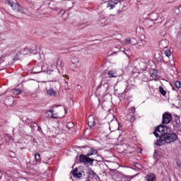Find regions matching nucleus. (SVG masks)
<instances>
[{"label": "nucleus", "instance_id": "1", "mask_svg": "<svg viewBox=\"0 0 181 181\" xmlns=\"http://www.w3.org/2000/svg\"><path fill=\"white\" fill-rule=\"evenodd\" d=\"M177 141V135L175 133H168L167 135L161 137V141L157 139L155 141V145L158 146H162L165 144H172V142H176Z\"/></svg>", "mask_w": 181, "mask_h": 181}, {"label": "nucleus", "instance_id": "2", "mask_svg": "<svg viewBox=\"0 0 181 181\" xmlns=\"http://www.w3.org/2000/svg\"><path fill=\"white\" fill-rule=\"evenodd\" d=\"M168 134V127L166 126H159L157 127L153 132V134L156 138H159L158 141H161L162 136H165Z\"/></svg>", "mask_w": 181, "mask_h": 181}, {"label": "nucleus", "instance_id": "3", "mask_svg": "<svg viewBox=\"0 0 181 181\" xmlns=\"http://www.w3.org/2000/svg\"><path fill=\"white\" fill-rule=\"evenodd\" d=\"M79 162H80V163H83L86 165H93V163H94V159L90 158L88 157V156H87V154H86V156L81 154L79 156Z\"/></svg>", "mask_w": 181, "mask_h": 181}, {"label": "nucleus", "instance_id": "4", "mask_svg": "<svg viewBox=\"0 0 181 181\" xmlns=\"http://www.w3.org/2000/svg\"><path fill=\"white\" fill-rule=\"evenodd\" d=\"M109 128L111 132H114L115 131H119V122L117 119L112 120L109 123Z\"/></svg>", "mask_w": 181, "mask_h": 181}, {"label": "nucleus", "instance_id": "5", "mask_svg": "<svg viewBox=\"0 0 181 181\" xmlns=\"http://www.w3.org/2000/svg\"><path fill=\"white\" fill-rule=\"evenodd\" d=\"M122 6V5L121 4V2H119L118 0H109L107 1V6L106 7L107 8V9H114V8H115V6Z\"/></svg>", "mask_w": 181, "mask_h": 181}, {"label": "nucleus", "instance_id": "6", "mask_svg": "<svg viewBox=\"0 0 181 181\" xmlns=\"http://www.w3.org/2000/svg\"><path fill=\"white\" fill-rule=\"evenodd\" d=\"M172 122V114L169 112H165L163 114L162 124H170Z\"/></svg>", "mask_w": 181, "mask_h": 181}, {"label": "nucleus", "instance_id": "7", "mask_svg": "<svg viewBox=\"0 0 181 181\" xmlns=\"http://www.w3.org/2000/svg\"><path fill=\"white\" fill-rule=\"evenodd\" d=\"M14 103H15V98H13V95L7 96L4 100V104H6L7 107H11V105H13Z\"/></svg>", "mask_w": 181, "mask_h": 181}, {"label": "nucleus", "instance_id": "8", "mask_svg": "<svg viewBox=\"0 0 181 181\" xmlns=\"http://www.w3.org/2000/svg\"><path fill=\"white\" fill-rule=\"evenodd\" d=\"M84 174V172H80L78 171V168H75L73 171H72V175L74 176V177H75L76 179H81V177H83V175Z\"/></svg>", "mask_w": 181, "mask_h": 181}, {"label": "nucleus", "instance_id": "9", "mask_svg": "<svg viewBox=\"0 0 181 181\" xmlns=\"http://www.w3.org/2000/svg\"><path fill=\"white\" fill-rule=\"evenodd\" d=\"M77 63H78V58L75 57L71 59V69L72 71H74L77 69Z\"/></svg>", "mask_w": 181, "mask_h": 181}, {"label": "nucleus", "instance_id": "10", "mask_svg": "<svg viewBox=\"0 0 181 181\" xmlns=\"http://www.w3.org/2000/svg\"><path fill=\"white\" fill-rule=\"evenodd\" d=\"M13 11H15L16 12H20L21 13H25V11H23V8H22V6H21V5L16 4L13 6Z\"/></svg>", "mask_w": 181, "mask_h": 181}, {"label": "nucleus", "instance_id": "11", "mask_svg": "<svg viewBox=\"0 0 181 181\" xmlns=\"http://www.w3.org/2000/svg\"><path fill=\"white\" fill-rule=\"evenodd\" d=\"M47 94L50 97H56V95H57V93L56 92V90H54V89L52 88L47 89Z\"/></svg>", "mask_w": 181, "mask_h": 181}, {"label": "nucleus", "instance_id": "12", "mask_svg": "<svg viewBox=\"0 0 181 181\" xmlns=\"http://www.w3.org/2000/svg\"><path fill=\"white\" fill-rule=\"evenodd\" d=\"M107 21H108V18L107 17L101 16L99 18L98 22L99 23H100V25H102V26H107Z\"/></svg>", "mask_w": 181, "mask_h": 181}, {"label": "nucleus", "instance_id": "13", "mask_svg": "<svg viewBox=\"0 0 181 181\" xmlns=\"http://www.w3.org/2000/svg\"><path fill=\"white\" fill-rule=\"evenodd\" d=\"M107 75L109 77L113 78H115L118 76V74L117 73V71H115V70L109 71Z\"/></svg>", "mask_w": 181, "mask_h": 181}, {"label": "nucleus", "instance_id": "14", "mask_svg": "<svg viewBox=\"0 0 181 181\" xmlns=\"http://www.w3.org/2000/svg\"><path fill=\"white\" fill-rule=\"evenodd\" d=\"M168 41L163 40L159 42V47L160 49H166L168 47Z\"/></svg>", "mask_w": 181, "mask_h": 181}, {"label": "nucleus", "instance_id": "15", "mask_svg": "<svg viewBox=\"0 0 181 181\" xmlns=\"http://www.w3.org/2000/svg\"><path fill=\"white\" fill-rule=\"evenodd\" d=\"M58 15L60 18H62L64 21H66L67 18H69V14L66 13V11H61L58 13Z\"/></svg>", "mask_w": 181, "mask_h": 181}, {"label": "nucleus", "instance_id": "16", "mask_svg": "<svg viewBox=\"0 0 181 181\" xmlns=\"http://www.w3.org/2000/svg\"><path fill=\"white\" fill-rule=\"evenodd\" d=\"M98 151L95 148H90L87 153V156H93V155H97Z\"/></svg>", "mask_w": 181, "mask_h": 181}, {"label": "nucleus", "instance_id": "17", "mask_svg": "<svg viewBox=\"0 0 181 181\" xmlns=\"http://www.w3.org/2000/svg\"><path fill=\"white\" fill-rule=\"evenodd\" d=\"M156 180V175L155 174H148L146 177V181H155Z\"/></svg>", "mask_w": 181, "mask_h": 181}, {"label": "nucleus", "instance_id": "18", "mask_svg": "<svg viewBox=\"0 0 181 181\" xmlns=\"http://www.w3.org/2000/svg\"><path fill=\"white\" fill-rule=\"evenodd\" d=\"M129 111L132 114L130 115L131 118L129 119V120L131 121V122H134V121H135V116H134V114H135V107H132Z\"/></svg>", "mask_w": 181, "mask_h": 181}, {"label": "nucleus", "instance_id": "19", "mask_svg": "<svg viewBox=\"0 0 181 181\" xmlns=\"http://www.w3.org/2000/svg\"><path fill=\"white\" fill-rule=\"evenodd\" d=\"M88 125L90 128H93V127H94V125H95V121L94 120L93 118L91 119V116H90L88 118Z\"/></svg>", "mask_w": 181, "mask_h": 181}, {"label": "nucleus", "instance_id": "20", "mask_svg": "<svg viewBox=\"0 0 181 181\" xmlns=\"http://www.w3.org/2000/svg\"><path fill=\"white\" fill-rule=\"evenodd\" d=\"M158 18H159V15L158 13H151L150 16V21H158Z\"/></svg>", "mask_w": 181, "mask_h": 181}, {"label": "nucleus", "instance_id": "21", "mask_svg": "<svg viewBox=\"0 0 181 181\" xmlns=\"http://www.w3.org/2000/svg\"><path fill=\"white\" fill-rule=\"evenodd\" d=\"M128 43H130V45H132L133 46H135V45H138V42L136 41V39L135 38H127Z\"/></svg>", "mask_w": 181, "mask_h": 181}, {"label": "nucleus", "instance_id": "22", "mask_svg": "<svg viewBox=\"0 0 181 181\" xmlns=\"http://www.w3.org/2000/svg\"><path fill=\"white\" fill-rule=\"evenodd\" d=\"M151 77H152L153 80H158V71L153 70V72L151 74Z\"/></svg>", "mask_w": 181, "mask_h": 181}, {"label": "nucleus", "instance_id": "23", "mask_svg": "<svg viewBox=\"0 0 181 181\" xmlns=\"http://www.w3.org/2000/svg\"><path fill=\"white\" fill-rule=\"evenodd\" d=\"M158 90L160 93V94H162V95H163V97H165V95H166V90H165V89H163V87L162 86H159Z\"/></svg>", "mask_w": 181, "mask_h": 181}, {"label": "nucleus", "instance_id": "24", "mask_svg": "<svg viewBox=\"0 0 181 181\" xmlns=\"http://www.w3.org/2000/svg\"><path fill=\"white\" fill-rule=\"evenodd\" d=\"M39 159H40V153L35 154L34 165H36V163H37V162L39 161Z\"/></svg>", "mask_w": 181, "mask_h": 181}, {"label": "nucleus", "instance_id": "25", "mask_svg": "<svg viewBox=\"0 0 181 181\" xmlns=\"http://www.w3.org/2000/svg\"><path fill=\"white\" fill-rule=\"evenodd\" d=\"M12 93L14 94V95H19V94L22 93V90L19 89H13Z\"/></svg>", "mask_w": 181, "mask_h": 181}, {"label": "nucleus", "instance_id": "26", "mask_svg": "<svg viewBox=\"0 0 181 181\" xmlns=\"http://www.w3.org/2000/svg\"><path fill=\"white\" fill-rule=\"evenodd\" d=\"M74 123L71 122H69L67 123L66 124V128H68V129H70L71 128H74Z\"/></svg>", "mask_w": 181, "mask_h": 181}, {"label": "nucleus", "instance_id": "27", "mask_svg": "<svg viewBox=\"0 0 181 181\" xmlns=\"http://www.w3.org/2000/svg\"><path fill=\"white\" fill-rule=\"evenodd\" d=\"M50 118H52L54 119H57L59 118V117H57V113H52L50 116Z\"/></svg>", "mask_w": 181, "mask_h": 181}, {"label": "nucleus", "instance_id": "28", "mask_svg": "<svg viewBox=\"0 0 181 181\" xmlns=\"http://www.w3.org/2000/svg\"><path fill=\"white\" fill-rule=\"evenodd\" d=\"M6 2L9 6H11V8H13V1L11 0H6Z\"/></svg>", "mask_w": 181, "mask_h": 181}, {"label": "nucleus", "instance_id": "29", "mask_svg": "<svg viewBox=\"0 0 181 181\" xmlns=\"http://www.w3.org/2000/svg\"><path fill=\"white\" fill-rule=\"evenodd\" d=\"M180 86H181L180 81H177L175 83V86L176 87V88H180Z\"/></svg>", "mask_w": 181, "mask_h": 181}, {"label": "nucleus", "instance_id": "30", "mask_svg": "<svg viewBox=\"0 0 181 181\" xmlns=\"http://www.w3.org/2000/svg\"><path fill=\"white\" fill-rule=\"evenodd\" d=\"M122 45H123L124 46L127 45H131V42H128V38L126 39L124 41H122Z\"/></svg>", "mask_w": 181, "mask_h": 181}, {"label": "nucleus", "instance_id": "31", "mask_svg": "<svg viewBox=\"0 0 181 181\" xmlns=\"http://www.w3.org/2000/svg\"><path fill=\"white\" fill-rule=\"evenodd\" d=\"M165 56H166L167 57H170V54H171L170 51H169V50H165Z\"/></svg>", "mask_w": 181, "mask_h": 181}, {"label": "nucleus", "instance_id": "32", "mask_svg": "<svg viewBox=\"0 0 181 181\" xmlns=\"http://www.w3.org/2000/svg\"><path fill=\"white\" fill-rule=\"evenodd\" d=\"M173 125L174 128H179L180 127V124H179V123H177V122H173Z\"/></svg>", "mask_w": 181, "mask_h": 181}, {"label": "nucleus", "instance_id": "33", "mask_svg": "<svg viewBox=\"0 0 181 181\" xmlns=\"http://www.w3.org/2000/svg\"><path fill=\"white\" fill-rule=\"evenodd\" d=\"M37 69H42V67L38 66V67H37V68L35 69V71L34 73H35V74H38V73H42V70L37 71V70H36Z\"/></svg>", "mask_w": 181, "mask_h": 181}, {"label": "nucleus", "instance_id": "34", "mask_svg": "<svg viewBox=\"0 0 181 181\" xmlns=\"http://www.w3.org/2000/svg\"><path fill=\"white\" fill-rule=\"evenodd\" d=\"M176 163H177V166L178 168H181V161H180V160H177Z\"/></svg>", "mask_w": 181, "mask_h": 181}, {"label": "nucleus", "instance_id": "35", "mask_svg": "<svg viewBox=\"0 0 181 181\" xmlns=\"http://www.w3.org/2000/svg\"><path fill=\"white\" fill-rule=\"evenodd\" d=\"M47 74H52V73H53V70H47Z\"/></svg>", "mask_w": 181, "mask_h": 181}, {"label": "nucleus", "instance_id": "36", "mask_svg": "<svg viewBox=\"0 0 181 181\" xmlns=\"http://www.w3.org/2000/svg\"><path fill=\"white\" fill-rule=\"evenodd\" d=\"M30 53H33V54H36V49L32 51V50H30Z\"/></svg>", "mask_w": 181, "mask_h": 181}, {"label": "nucleus", "instance_id": "37", "mask_svg": "<svg viewBox=\"0 0 181 181\" xmlns=\"http://www.w3.org/2000/svg\"><path fill=\"white\" fill-rule=\"evenodd\" d=\"M113 54H117V51H114L112 54H110L109 56H113Z\"/></svg>", "mask_w": 181, "mask_h": 181}, {"label": "nucleus", "instance_id": "38", "mask_svg": "<svg viewBox=\"0 0 181 181\" xmlns=\"http://www.w3.org/2000/svg\"><path fill=\"white\" fill-rule=\"evenodd\" d=\"M125 92V90H124L123 91H119V92H117V93L119 94V95H121V94H124V93Z\"/></svg>", "mask_w": 181, "mask_h": 181}, {"label": "nucleus", "instance_id": "39", "mask_svg": "<svg viewBox=\"0 0 181 181\" xmlns=\"http://www.w3.org/2000/svg\"><path fill=\"white\" fill-rule=\"evenodd\" d=\"M47 112H50L51 114H54L53 112H54V110H49L47 111Z\"/></svg>", "mask_w": 181, "mask_h": 181}, {"label": "nucleus", "instance_id": "40", "mask_svg": "<svg viewBox=\"0 0 181 181\" xmlns=\"http://www.w3.org/2000/svg\"><path fill=\"white\" fill-rule=\"evenodd\" d=\"M123 53H124V54H126V56H127V57H129V54H128V52L124 51Z\"/></svg>", "mask_w": 181, "mask_h": 181}, {"label": "nucleus", "instance_id": "41", "mask_svg": "<svg viewBox=\"0 0 181 181\" xmlns=\"http://www.w3.org/2000/svg\"><path fill=\"white\" fill-rule=\"evenodd\" d=\"M141 46H142V45H139V44H137L136 46V49H139V47H141Z\"/></svg>", "mask_w": 181, "mask_h": 181}, {"label": "nucleus", "instance_id": "42", "mask_svg": "<svg viewBox=\"0 0 181 181\" xmlns=\"http://www.w3.org/2000/svg\"><path fill=\"white\" fill-rule=\"evenodd\" d=\"M55 107H60V105H54L52 106V108H54Z\"/></svg>", "mask_w": 181, "mask_h": 181}, {"label": "nucleus", "instance_id": "43", "mask_svg": "<svg viewBox=\"0 0 181 181\" xmlns=\"http://www.w3.org/2000/svg\"><path fill=\"white\" fill-rule=\"evenodd\" d=\"M52 9H53V11H59V8H54Z\"/></svg>", "mask_w": 181, "mask_h": 181}, {"label": "nucleus", "instance_id": "44", "mask_svg": "<svg viewBox=\"0 0 181 181\" xmlns=\"http://www.w3.org/2000/svg\"><path fill=\"white\" fill-rule=\"evenodd\" d=\"M2 177V173L0 171V179Z\"/></svg>", "mask_w": 181, "mask_h": 181}, {"label": "nucleus", "instance_id": "45", "mask_svg": "<svg viewBox=\"0 0 181 181\" xmlns=\"http://www.w3.org/2000/svg\"><path fill=\"white\" fill-rule=\"evenodd\" d=\"M116 50H117V52H119V48L116 47Z\"/></svg>", "mask_w": 181, "mask_h": 181}, {"label": "nucleus", "instance_id": "46", "mask_svg": "<svg viewBox=\"0 0 181 181\" xmlns=\"http://www.w3.org/2000/svg\"><path fill=\"white\" fill-rule=\"evenodd\" d=\"M17 56H21V52L17 53Z\"/></svg>", "mask_w": 181, "mask_h": 181}, {"label": "nucleus", "instance_id": "47", "mask_svg": "<svg viewBox=\"0 0 181 181\" xmlns=\"http://www.w3.org/2000/svg\"><path fill=\"white\" fill-rule=\"evenodd\" d=\"M127 53H129L131 52V50H127Z\"/></svg>", "mask_w": 181, "mask_h": 181}, {"label": "nucleus", "instance_id": "48", "mask_svg": "<svg viewBox=\"0 0 181 181\" xmlns=\"http://www.w3.org/2000/svg\"><path fill=\"white\" fill-rule=\"evenodd\" d=\"M90 173H92V175H95L94 172H90Z\"/></svg>", "mask_w": 181, "mask_h": 181}, {"label": "nucleus", "instance_id": "49", "mask_svg": "<svg viewBox=\"0 0 181 181\" xmlns=\"http://www.w3.org/2000/svg\"><path fill=\"white\" fill-rule=\"evenodd\" d=\"M145 43H146V42H145V41H143V45H145Z\"/></svg>", "mask_w": 181, "mask_h": 181}, {"label": "nucleus", "instance_id": "50", "mask_svg": "<svg viewBox=\"0 0 181 181\" xmlns=\"http://www.w3.org/2000/svg\"><path fill=\"white\" fill-rule=\"evenodd\" d=\"M42 129L40 127H38V131H40Z\"/></svg>", "mask_w": 181, "mask_h": 181}, {"label": "nucleus", "instance_id": "51", "mask_svg": "<svg viewBox=\"0 0 181 181\" xmlns=\"http://www.w3.org/2000/svg\"><path fill=\"white\" fill-rule=\"evenodd\" d=\"M13 60H18V58H14Z\"/></svg>", "mask_w": 181, "mask_h": 181}, {"label": "nucleus", "instance_id": "52", "mask_svg": "<svg viewBox=\"0 0 181 181\" xmlns=\"http://www.w3.org/2000/svg\"><path fill=\"white\" fill-rule=\"evenodd\" d=\"M65 84H69V83H67V81H65Z\"/></svg>", "mask_w": 181, "mask_h": 181}, {"label": "nucleus", "instance_id": "53", "mask_svg": "<svg viewBox=\"0 0 181 181\" xmlns=\"http://www.w3.org/2000/svg\"><path fill=\"white\" fill-rule=\"evenodd\" d=\"M117 11H121V9H120V8H119V9H117Z\"/></svg>", "mask_w": 181, "mask_h": 181}, {"label": "nucleus", "instance_id": "54", "mask_svg": "<svg viewBox=\"0 0 181 181\" xmlns=\"http://www.w3.org/2000/svg\"><path fill=\"white\" fill-rule=\"evenodd\" d=\"M116 92H118V90H115Z\"/></svg>", "mask_w": 181, "mask_h": 181}, {"label": "nucleus", "instance_id": "55", "mask_svg": "<svg viewBox=\"0 0 181 181\" xmlns=\"http://www.w3.org/2000/svg\"><path fill=\"white\" fill-rule=\"evenodd\" d=\"M158 60H160V57H159V59Z\"/></svg>", "mask_w": 181, "mask_h": 181}, {"label": "nucleus", "instance_id": "56", "mask_svg": "<svg viewBox=\"0 0 181 181\" xmlns=\"http://www.w3.org/2000/svg\"><path fill=\"white\" fill-rule=\"evenodd\" d=\"M64 111H66V108H64Z\"/></svg>", "mask_w": 181, "mask_h": 181}]
</instances>
